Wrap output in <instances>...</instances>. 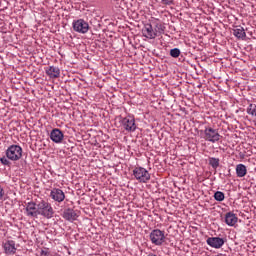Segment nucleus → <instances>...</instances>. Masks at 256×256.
<instances>
[{"label": "nucleus", "instance_id": "25", "mask_svg": "<svg viewBox=\"0 0 256 256\" xmlns=\"http://www.w3.org/2000/svg\"><path fill=\"white\" fill-rule=\"evenodd\" d=\"M164 5H173V0H162Z\"/></svg>", "mask_w": 256, "mask_h": 256}, {"label": "nucleus", "instance_id": "23", "mask_svg": "<svg viewBox=\"0 0 256 256\" xmlns=\"http://www.w3.org/2000/svg\"><path fill=\"white\" fill-rule=\"evenodd\" d=\"M170 55L174 59H177V57H179V55H181V50H179V48H173V49L170 50Z\"/></svg>", "mask_w": 256, "mask_h": 256}, {"label": "nucleus", "instance_id": "21", "mask_svg": "<svg viewBox=\"0 0 256 256\" xmlns=\"http://www.w3.org/2000/svg\"><path fill=\"white\" fill-rule=\"evenodd\" d=\"M215 201H225V193L221 191H217L214 193Z\"/></svg>", "mask_w": 256, "mask_h": 256}, {"label": "nucleus", "instance_id": "19", "mask_svg": "<svg viewBox=\"0 0 256 256\" xmlns=\"http://www.w3.org/2000/svg\"><path fill=\"white\" fill-rule=\"evenodd\" d=\"M154 33H156V37H159V35H163V33H165V25H163L162 23H156Z\"/></svg>", "mask_w": 256, "mask_h": 256}, {"label": "nucleus", "instance_id": "8", "mask_svg": "<svg viewBox=\"0 0 256 256\" xmlns=\"http://www.w3.org/2000/svg\"><path fill=\"white\" fill-rule=\"evenodd\" d=\"M25 211L27 217H39V206L35 202H28Z\"/></svg>", "mask_w": 256, "mask_h": 256}, {"label": "nucleus", "instance_id": "1", "mask_svg": "<svg viewBox=\"0 0 256 256\" xmlns=\"http://www.w3.org/2000/svg\"><path fill=\"white\" fill-rule=\"evenodd\" d=\"M133 176L138 183H149V181H151V174L149 171H147V169L141 166L133 169Z\"/></svg>", "mask_w": 256, "mask_h": 256}, {"label": "nucleus", "instance_id": "3", "mask_svg": "<svg viewBox=\"0 0 256 256\" xmlns=\"http://www.w3.org/2000/svg\"><path fill=\"white\" fill-rule=\"evenodd\" d=\"M6 157L10 161H19L23 157V148L19 145H11L6 150Z\"/></svg>", "mask_w": 256, "mask_h": 256}, {"label": "nucleus", "instance_id": "24", "mask_svg": "<svg viewBox=\"0 0 256 256\" xmlns=\"http://www.w3.org/2000/svg\"><path fill=\"white\" fill-rule=\"evenodd\" d=\"M2 165H7V166H10L11 165V162L9 161V158H5V157H2L0 159Z\"/></svg>", "mask_w": 256, "mask_h": 256}, {"label": "nucleus", "instance_id": "16", "mask_svg": "<svg viewBox=\"0 0 256 256\" xmlns=\"http://www.w3.org/2000/svg\"><path fill=\"white\" fill-rule=\"evenodd\" d=\"M237 221H239V218H237V215H235L233 212L226 213L225 215L226 225H229V227H235V225H237Z\"/></svg>", "mask_w": 256, "mask_h": 256}, {"label": "nucleus", "instance_id": "10", "mask_svg": "<svg viewBox=\"0 0 256 256\" xmlns=\"http://www.w3.org/2000/svg\"><path fill=\"white\" fill-rule=\"evenodd\" d=\"M50 139L53 143H63V139H65V134L59 128H54L50 132Z\"/></svg>", "mask_w": 256, "mask_h": 256}, {"label": "nucleus", "instance_id": "22", "mask_svg": "<svg viewBox=\"0 0 256 256\" xmlns=\"http://www.w3.org/2000/svg\"><path fill=\"white\" fill-rule=\"evenodd\" d=\"M248 115L256 117V104H250L247 108Z\"/></svg>", "mask_w": 256, "mask_h": 256}, {"label": "nucleus", "instance_id": "7", "mask_svg": "<svg viewBox=\"0 0 256 256\" xmlns=\"http://www.w3.org/2000/svg\"><path fill=\"white\" fill-rule=\"evenodd\" d=\"M123 129L128 131V133H133L137 130V124H135V118L132 116H127L121 119L120 121Z\"/></svg>", "mask_w": 256, "mask_h": 256}, {"label": "nucleus", "instance_id": "2", "mask_svg": "<svg viewBox=\"0 0 256 256\" xmlns=\"http://www.w3.org/2000/svg\"><path fill=\"white\" fill-rule=\"evenodd\" d=\"M54 213L55 211H53V206H51V203L45 200L38 203V215H42V217H45L46 219H51Z\"/></svg>", "mask_w": 256, "mask_h": 256}, {"label": "nucleus", "instance_id": "6", "mask_svg": "<svg viewBox=\"0 0 256 256\" xmlns=\"http://www.w3.org/2000/svg\"><path fill=\"white\" fill-rule=\"evenodd\" d=\"M72 27L76 33H81L82 35H85V33L89 32V23L84 19L74 20Z\"/></svg>", "mask_w": 256, "mask_h": 256}, {"label": "nucleus", "instance_id": "11", "mask_svg": "<svg viewBox=\"0 0 256 256\" xmlns=\"http://www.w3.org/2000/svg\"><path fill=\"white\" fill-rule=\"evenodd\" d=\"M207 245L213 247V249H221L223 245H225V240L219 237H209L206 240Z\"/></svg>", "mask_w": 256, "mask_h": 256}, {"label": "nucleus", "instance_id": "9", "mask_svg": "<svg viewBox=\"0 0 256 256\" xmlns=\"http://www.w3.org/2000/svg\"><path fill=\"white\" fill-rule=\"evenodd\" d=\"M50 197L56 203H63L65 201V192L59 188H53L50 192Z\"/></svg>", "mask_w": 256, "mask_h": 256}, {"label": "nucleus", "instance_id": "15", "mask_svg": "<svg viewBox=\"0 0 256 256\" xmlns=\"http://www.w3.org/2000/svg\"><path fill=\"white\" fill-rule=\"evenodd\" d=\"M6 255H15L17 248L15 247V241L8 240L3 245Z\"/></svg>", "mask_w": 256, "mask_h": 256}, {"label": "nucleus", "instance_id": "5", "mask_svg": "<svg viewBox=\"0 0 256 256\" xmlns=\"http://www.w3.org/2000/svg\"><path fill=\"white\" fill-rule=\"evenodd\" d=\"M204 139L205 141H209L210 143H217V141L221 140V134H219V131L217 129L207 127L204 130Z\"/></svg>", "mask_w": 256, "mask_h": 256}, {"label": "nucleus", "instance_id": "20", "mask_svg": "<svg viewBox=\"0 0 256 256\" xmlns=\"http://www.w3.org/2000/svg\"><path fill=\"white\" fill-rule=\"evenodd\" d=\"M219 158H209V165L212 166V168L217 169L219 167Z\"/></svg>", "mask_w": 256, "mask_h": 256}, {"label": "nucleus", "instance_id": "12", "mask_svg": "<svg viewBox=\"0 0 256 256\" xmlns=\"http://www.w3.org/2000/svg\"><path fill=\"white\" fill-rule=\"evenodd\" d=\"M45 73L50 79H59L61 77V70L57 66L46 67Z\"/></svg>", "mask_w": 256, "mask_h": 256}, {"label": "nucleus", "instance_id": "13", "mask_svg": "<svg viewBox=\"0 0 256 256\" xmlns=\"http://www.w3.org/2000/svg\"><path fill=\"white\" fill-rule=\"evenodd\" d=\"M142 33L143 37L146 39H155L157 37V32H155V29H153V25L151 24H145Z\"/></svg>", "mask_w": 256, "mask_h": 256}, {"label": "nucleus", "instance_id": "4", "mask_svg": "<svg viewBox=\"0 0 256 256\" xmlns=\"http://www.w3.org/2000/svg\"><path fill=\"white\" fill-rule=\"evenodd\" d=\"M149 239L153 245L160 247L165 242V231L154 229L150 232Z\"/></svg>", "mask_w": 256, "mask_h": 256}, {"label": "nucleus", "instance_id": "17", "mask_svg": "<svg viewBox=\"0 0 256 256\" xmlns=\"http://www.w3.org/2000/svg\"><path fill=\"white\" fill-rule=\"evenodd\" d=\"M233 35L234 37H237V39H245L247 37V34L245 33V29L241 26L233 30Z\"/></svg>", "mask_w": 256, "mask_h": 256}, {"label": "nucleus", "instance_id": "27", "mask_svg": "<svg viewBox=\"0 0 256 256\" xmlns=\"http://www.w3.org/2000/svg\"><path fill=\"white\" fill-rule=\"evenodd\" d=\"M3 195H5V191L3 190V187L0 186V199H3Z\"/></svg>", "mask_w": 256, "mask_h": 256}, {"label": "nucleus", "instance_id": "18", "mask_svg": "<svg viewBox=\"0 0 256 256\" xmlns=\"http://www.w3.org/2000/svg\"><path fill=\"white\" fill-rule=\"evenodd\" d=\"M236 175L237 177H245L247 175V166L244 164H238L236 165Z\"/></svg>", "mask_w": 256, "mask_h": 256}, {"label": "nucleus", "instance_id": "26", "mask_svg": "<svg viewBox=\"0 0 256 256\" xmlns=\"http://www.w3.org/2000/svg\"><path fill=\"white\" fill-rule=\"evenodd\" d=\"M40 256H49V252L47 250H42Z\"/></svg>", "mask_w": 256, "mask_h": 256}, {"label": "nucleus", "instance_id": "14", "mask_svg": "<svg viewBox=\"0 0 256 256\" xmlns=\"http://www.w3.org/2000/svg\"><path fill=\"white\" fill-rule=\"evenodd\" d=\"M63 219H66V221H76L77 217H79V215H77V212L71 208H68L66 210H64L63 214H62Z\"/></svg>", "mask_w": 256, "mask_h": 256}]
</instances>
